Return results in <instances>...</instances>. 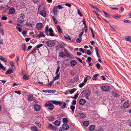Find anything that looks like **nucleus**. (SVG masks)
Segmentation results:
<instances>
[{
    "label": "nucleus",
    "instance_id": "nucleus-24",
    "mask_svg": "<svg viewBox=\"0 0 131 131\" xmlns=\"http://www.w3.org/2000/svg\"><path fill=\"white\" fill-rule=\"evenodd\" d=\"M83 125L85 126H86L89 124V122L88 121H84L83 122Z\"/></svg>",
    "mask_w": 131,
    "mask_h": 131
},
{
    "label": "nucleus",
    "instance_id": "nucleus-14",
    "mask_svg": "<svg viewBox=\"0 0 131 131\" xmlns=\"http://www.w3.org/2000/svg\"><path fill=\"white\" fill-rule=\"evenodd\" d=\"M40 14L42 16L45 17L46 16V13L45 10H41L40 12Z\"/></svg>",
    "mask_w": 131,
    "mask_h": 131
},
{
    "label": "nucleus",
    "instance_id": "nucleus-53",
    "mask_svg": "<svg viewBox=\"0 0 131 131\" xmlns=\"http://www.w3.org/2000/svg\"><path fill=\"white\" fill-rule=\"evenodd\" d=\"M74 80L76 81H78L79 80V78L78 76H75L74 78Z\"/></svg>",
    "mask_w": 131,
    "mask_h": 131
},
{
    "label": "nucleus",
    "instance_id": "nucleus-52",
    "mask_svg": "<svg viewBox=\"0 0 131 131\" xmlns=\"http://www.w3.org/2000/svg\"><path fill=\"white\" fill-rule=\"evenodd\" d=\"M0 32L1 33L2 36H4V31L3 29H1L0 30Z\"/></svg>",
    "mask_w": 131,
    "mask_h": 131
},
{
    "label": "nucleus",
    "instance_id": "nucleus-25",
    "mask_svg": "<svg viewBox=\"0 0 131 131\" xmlns=\"http://www.w3.org/2000/svg\"><path fill=\"white\" fill-rule=\"evenodd\" d=\"M46 44L49 47H51L52 46V44L51 42L48 41L46 42Z\"/></svg>",
    "mask_w": 131,
    "mask_h": 131
},
{
    "label": "nucleus",
    "instance_id": "nucleus-40",
    "mask_svg": "<svg viewBox=\"0 0 131 131\" xmlns=\"http://www.w3.org/2000/svg\"><path fill=\"white\" fill-rule=\"evenodd\" d=\"M62 122L64 123H67L68 122V120L66 118H64L62 119Z\"/></svg>",
    "mask_w": 131,
    "mask_h": 131
},
{
    "label": "nucleus",
    "instance_id": "nucleus-4",
    "mask_svg": "<svg viewBox=\"0 0 131 131\" xmlns=\"http://www.w3.org/2000/svg\"><path fill=\"white\" fill-rule=\"evenodd\" d=\"M85 95L86 97L88 98L89 96L91 94V92L89 89H87L85 91Z\"/></svg>",
    "mask_w": 131,
    "mask_h": 131
},
{
    "label": "nucleus",
    "instance_id": "nucleus-12",
    "mask_svg": "<svg viewBox=\"0 0 131 131\" xmlns=\"http://www.w3.org/2000/svg\"><path fill=\"white\" fill-rule=\"evenodd\" d=\"M57 7L54 6V7L53 9V13L55 15H57Z\"/></svg>",
    "mask_w": 131,
    "mask_h": 131
},
{
    "label": "nucleus",
    "instance_id": "nucleus-45",
    "mask_svg": "<svg viewBox=\"0 0 131 131\" xmlns=\"http://www.w3.org/2000/svg\"><path fill=\"white\" fill-rule=\"evenodd\" d=\"M81 38L80 37L77 38L76 40L77 42L79 43H80L81 41Z\"/></svg>",
    "mask_w": 131,
    "mask_h": 131
},
{
    "label": "nucleus",
    "instance_id": "nucleus-61",
    "mask_svg": "<svg viewBox=\"0 0 131 131\" xmlns=\"http://www.w3.org/2000/svg\"><path fill=\"white\" fill-rule=\"evenodd\" d=\"M25 15L24 14H20V17L22 19H24L25 17Z\"/></svg>",
    "mask_w": 131,
    "mask_h": 131
},
{
    "label": "nucleus",
    "instance_id": "nucleus-2",
    "mask_svg": "<svg viewBox=\"0 0 131 131\" xmlns=\"http://www.w3.org/2000/svg\"><path fill=\"white\" fill-rule=\"evenodd\" d=\"M47 128L50 130L57 131L58 130V128L55 127L51 124H48Z\"/></svg>",
    "mask_w": 131,
    "mask_h": 131
},
{
    "label": "nucleus",
    "instance_id": "nucleus-19",
    "mask_svg": "<svg viewBox=\"0 0 131 131\" xmlns=\"http://www.w3.org/2000/svg\"><path fill=\"white\" fill-rule=\"evenodd\" d=\"M13 73V71L11 69L8 70L6 72H5V74L7 75V74H10Z\"/></svg>",
    "mask_w": 131,
    "mask_h": 131
},
{
    "label": "nucleus",
    "instance_id": "nucleus-42",
    "mask_svg": "<svg viewBox=\"0 0 131 131\" xmlns=\"http://www.w3.org/2000/svg\"><path fill=\"white\" fill-rule=\"evenodd\" d=\"M85 83L84 82L81 83L79 84V86L80 88H81L85 85Z\"/></svg>",
    "mask_w": 131,
    "mask_h": 131
},
{
    "label": "nucleus",
    "instance_id": "nucleus-17",
    "mask_svg": "<svg viewBox=\"0 0 131 131\" xmlns=\"http://www.w3.org/2000/svg\"><path fill=\"white\" fill-rule=\"evenodd\" d=\"M54 124L56 126H59L60 124V121L58 120L55 121L54 123Z\"/></svg>",
    "mask_w": 131,
    "mask_h": 131
},
{
    "label": "nucleus",
    "instance_id": "nucleus-27",
    "mask_svg": "<svg viewBox=\"0 0 131 131\" xmlns=\"http://www.w3.org/2000/svg\"><path fill=\"white\" fill-rule=\"evenodd\" d=\"M10 64L11 67L12 68H14L15 69V67L13 61H10Z\"/></svg>",
    "mask_w": 131,
    "mask_h": 131
},
{
    "label": "nucleus",
    "instance_id": "nucleus-18",
    "mask_svg": "<svg viewBox=\"0 0 131 131\" xmlns=\"http://www.w3.org/2000/svg\"><path fill=\"white\" fill-rule=\"evenodd\" d=\"M30 129L31 131H38L37 127L35 126L31 127Z\"/></svg>",
    "mask_w": 131,
    "mask_h": 131
},
{
    "label": "nucleus",
    "instance_id": "nucleus-13",
    "mask_svg": "<svg viewBox=\"0 0 131 131\" xmlns=\"http://www.w3.org/2000/svg\"><path fill=\"white\" fill-rule=\"evenodd\" d=\"M15 12V9L14 8H10L9 10V14H14Z\"/></svg>",
    "mask_w": 131,
    "mask_h": 131
},
{
    "label": "nucleus",
    "instance_id": "nucleus-22",
    "mask_svg": "<svg viewBox=\"0 0 131 131\" xmlns=\"http://www.w3.org/2000/svg\"><path fill=\"white\" fill-rule=\"evenodd\" d=\"M95 51L96 54V55L99 58H100V56L99 55L98 51L99 49L97 47H95Z\"/></svg>",
    "mask_w": 131,
    "mask_h": 131
},
{
    "label": "nucleus",
    "instance_id": "nucleus-44",
    "mask_svg": "<svg viewBox=\"0 0 131 131\" xmlns=\"http://www.w3.org/2000/svg\"><path fill=\"white\" fill-rule=\"evenodd\" d=\"M82 22L84 26V28H86V25L85 21L84 19H83L82 20Z\"/></svg>",
    "mask_w": 131,
    "mask_h": 131
},
{
    "label": "nucleus",
    "instance_id": "nucleus-37",
    "mask_svg": "<svg viewBox=\"0 0 131 131\" xmlns=\"http://www.w3.org/2000/svg\"><path fill=\"white\" fill-rule=\"evenodd\" d=\"M76 89L75 88L72 89L70 90H69V92L70 94L73 93L76 90Z\"/></svg>",
    "mask_w": 131,
    "mask_h": 131
},
{
    "label": "nucleus",
    "instance_id": "nucleus-48",
    "mask_svg": "<svg viewBox=\"0 0 131 131\" xmlns=\"http://www.w3.org/2000/svg\"><path fill=\"white\" fill-rule=\"evenodd\" d=\"M78 14L81 17H82L83 16L82 14L80 12V11L79 10H78Z\"/></svg>",
    "mask_w": 131,
    "mask_h": 131
},
{
    "label": "nucleus",
    "instance_id": "nucleus-50",
    "mask_svg": "<svg viewBox=\"0 0 131 131\" xmlns=\"http://www.w3.org/2000/svg\"><path fill=\"white\" fill-rule=\"evenodd\" d=\"M43 44H40L37 45L36 46V48L38 49L39 48H40L41 47H42L43 46Z\"/></svg>",
    "mask_w": 131,
    "mask_h": 131
},
{
    "label": "nucleus",
    "instance_id": "nucleus-63",
    "mask_svg": "<svg viewBox=\"0 0 131 131\" xmlns=\"http://www.w3.org/2000/svg\"><path fill=\"white\" fill-rule=\"evenodd\" d=\"M21 91H16L14 92L15 93L18 94H21Z\"/></svg>",
    "mask_w": 131,
    "mask_h": 131
},
{
    "label": "nucleus",
    "instance_id": "nucleus-20",
    "mask_svg": "<svg viewBox=\"0 0 131 131\" xmlns=\"http://www.w3.org/2000/svg\"><path fill=\"white\" fill-rule=\"evenodd\" d=\"M95 129V127L93 125H90L89 127V129L90 131H93Z\"/></svg>",
    "mask_w": 131,
    "mask_h": 131
},
{
    "label": "nucleus",
    "instance_id": "nucleus-5",
    "mask_svg": "<svg viewBox=\"0 0 131 131\" xmlns=\"http://www.w3.org/2000/svg\"><path fill=\"white\" fill-rule=\"evenodd\" d=\"M62 128L64 130H67L69 128V125L67 124L64 123L62 125Z\"/></svg>",
    "mask_w": 131,
    "mask_h": 131
},
{
    "label": "nucleus",
    "instance_id": "nucleus-9",
    "mask_svg": "<svg viewBox=\"0 0 131 131\" xmlns=\"http://www.w3.org/2000/svg\"><path fill=\"white\" fill-rule=\"evenodd\" d=\"M86 100L83 99H81L79 101V103L81 105H84L86 103Z\"/></svg>",
    "mask_w": 131,
    "mask_h": 131
},
{
    "label": "nucleus",
    "instance_id": "nucleus-8",
    "mask_svg": "<svg viewBox=\"0 0 131 131\" xmlns=\"http://www.w3.org/2000/svg\"><path fill=\"white\" fill-rule=\"evenodd\" d=\"M102 89L103 91L106 92L109 89V86L108 85H105L102 87Z\"/></svg>",
    "mask_w": 131,
    "mask_h": 131
},
{
    "label": "nucleus",
    "instance_id": "nucleus-16",
    "mask_svg": "<svg viewBox=\"0 0 131 131\" xmlns=\"http://www.w3.org/2000/svg\"><path fill=\"white\" fill-rule=\"evenodd\" d=\"M45 35L42 32H40L37 36L36 37L39 38L41 37H44Z\"/></svg>",
    "mask_w": 131,
    "mask_h": 131
},
{
    "label": "nucleus",
    "instance_id": "nucleus-55",
    "mask_svg": "<svg viewBox=\"0 0 131 131\" xmlns=\"http://www.w3.org/2000/svg\"><path fill=\"white\" fill-rule=\"evenodd\" d=\"M64 53L66 55H67L69 53V52L68 51V50L66 49H64Z\"/></svg>",
    "mask_w": 131,
    "mask_h": 131
},
{
    "label": "nucleus",
    "instance_id": "nucleus-1",
    "mask_svg": "<svg viewBox=\"0 0 131 131\" xmlns=\"http://www.w3.org/2000/svg\"><path fill=\"white\" fill-rule=\"evenodd\" d=\"M49 26L48 25H47L45 28V32L47 36H48V32H49V35L51 36H55L54 34L53 33V31L51 28H50L48 29Z\"/></svg>",
    "mask_w": 131,
    "mask_h": 131
},
{
    "label": "nucleus",
    "instance_id": "nucleus-43",
    "mask_svg": "<svg viewBox=\"0 0 131 131\" xmlns=\"http://www.w3.org/2000/svg\"><path fill=\"white\" fill-rule=\"evenodd\" d=\"M57 75L54 78V79L55 80L58 79H59L60 77V75L59 74H56Z\"/></svg>",
    "mask_w": 131,
    "mask_h": 131
},
{
    "label": "nucleus",
    "instance_id": "nucleus-34",
    "mask_svg": "<svg viewBox=\"0 0 131 131\" xmlns=\"http://www.w3.org/2000/svg\"><path fill=\"white\" fill-rule=\"evenodd\" d=\"M75 108V106L74 105H71L70 106V109L72 110L73 113Z\"/></svg>",
    "mask_w": 131,
    "mask_h": 131
},
{
    "label": "nucleus",
    "instance_id": "nucleus-6",
    "mask_svg": "<svg viewBox=\"0 0 131 131\" xmlns=\"http://www.w3.org/2000/svg\"><path fill=\"white\" fill-rule=\"evenodd\" d=\"M42 24L41 23H38L37 24L36 28L38 30H41L42 27Z\"/></svg>",
    "mask_w": 131,
    "mask_h": 131
},
{
    "label": "nucleus",
    "instance_id": "nucleus-60",
    "mask_svg": "<svg viewBox=\"0 0 131 131\" xmlns=\"http://www.w3.org/2000/svg\"><path fill=\"white\" fill-rule=\"evenodd\" d=\"M75 58L77 59H78L79 61H80L81 63H82L83 61L81 60V59L80 58L77 57H75Z\"/></svg>",
    "mask_w": 131,
    "mask_h": 131
},
{
    "label": "nucleus",
    "instance_id": "nucleus-3",
    "mask_svg": "<svg viewBox=\"0 0 131 131\" xmlns=\"http://www.w3.org/2000/svg\"><path fill=\"white\" fill-rule=\"evenodd\" d=\"M51 102H52L53 104L56 105H58L60 106H61L62 105V102L60 101H57L55 100H52Z\"/></svg>",
    "mask_w": 131,
    "mask_h": 131
},
{
    "label": "nucleus",
    "instance_id": "nucleus-58",
    "mask_svg": "<svg viewBox=\"0 0 131 131\" xmlns=\"http://www.w3.org/2000/svg\"><path fill=\"white\" fill-rule=\"evenodd\" d=\"M92 58L91 57H88L87 60H86V61L88 62L89 61V62H90Z\"/></svg>",
    "mask_w": 131,
    "mask_h": 131
},
{
    "label": "nucleus",
    "instance_id": "nucleus-31",
    "mask_svg": "<svg viewBox=\"0 0 131 131\" xmlns=\"http://www.w3.org/2000/svg\"><path fill=\"white\" fill-rule=\"evenodd\" d=\"M57 28L59 32L61 34L62 33V31L59 25H58L57 26Z\"/></svg>",
    "mask_w": 131,
    "mask_h": 131
},
{
    "label": "nucleus",
    "instance_id": "nucleus-54",
    "mask_svg": "<svg viewBox=\"0 0 131 131\" xmlns=\"http://www.w3.org/2000/svg\"><path fill=\"white\" fill-rule=\"evenodd\" d=\"M113 96L115 97H117L119 96L118 95L115 93H113Z\"/></svg>",
    "mask_w": 131,
    "mask_h": 131
},
{
    "label": "nucleus",
    "instance_id": "nucleus-59",
    "mask_svg": "<svg viewBox=\"0 0 131 131\" xmlns=\"http://www.w3.org/2000/svg\"><path fill=\"white\" fill-rule=\"evenodd\" d=\"M16 28L17 29V30H18V31L19 32H21L22 30L21 28L20 27H17Z\"/></svg>",
    "mask_w": 131,
    "mask_h": 131
},
{
    "label": "nucleus",
    "instance_id": "nucleus-26",
    "mask_svg": "<svg viewBox=\"0 0 131 131\" xmlns=\"http://www.w3.org/2000/svg\"><path fill=\"white\" fill-rule=\"evenodd\" d=\"M23 78L25 80H28L29 79V76L27 74H25L23 76Z\"/></svg>",
    "mask_w": 131,
    "mask_h": 131
},
{
    "label": "nucleus",
    "instance_id": "nucleus-10",
    "mask_svg": "<svg viewBox=\"0 0 131 131\" xmlns=\"http://www.w3.org/2000/svg\"><path fill=\"white\" fill-rule=\"evenodd\" d=\"M34 108L35 111H38L40 109V106L38 104H36L34 106Z\"/></svg>",
    "mask_w": 131,
    "mask_h": 131
},
{
    "label": "nucleus",
    "instance_id": "nucleus-15",
    "mask_svg": "<svg viewBox=\"0 0 131 131\" xmlns=\"http://www.w3.org/2000/svg\"><path fill=\"white\" fill-rule=\"evenodd\" d=\"M62 103V105L59 108V109L60 110L61 109L63 110L66 107V105L65 102H63Z\"/></svg>",
    "mask_w": 131,
    "mask_h": 131
},
{
    "label": "nucleus",
    "instance_id": "nucleus-56",
    "mask_svg": "<svg viewBox=\"0 0 131 131\" xmlns=\"http://www.w3.org/2000/svg\"><path fill=\"white\" fill-rule=\"evenodd\" d=\"M43 81H43L44 85H46L48 83V81L47 80H44Z\"/></svg>",
    "mask_w": 131,
    "mask_h": 131
},
{
    "label": "nucleus",
    "instance_id": "nucleus-39",
    "mask_svg": "<svg viewBox=\"0 0 131 131\" xmlns=\"http://www.w3.org/2000/svg\"><path fill=\"white\" fill-rule=\"evenodd\" d=\"M64 37L65 39H67L69 40H71V38L70 37V36L69 35H66L64 36Z\"/></svg>",
    "mask_w": 131,
    "mask_h": 131
},
{
    "label": "nucleus",
    "instance_id": "nucleus-49",
    "mask_svg": "<svg viewBox=\"0 0 131 131\" xmlns=\"http://www.w3.org/2000/svg\"><path fill=\"white\" fill-rule=\"evenodd\" d=\"M60 68V67L59 66L57 68L56 72L55 73L56 74H58V72L59 71V69Z\"/></svg>",
    "mask_w": 131,
    "mask_h": 131
},
{
    "label": "nucleus",
    "instance_id": "nucleus-28",
    "mask_svg": "<svg viewBox=\"0 0 131 131\" xmlns=\"http://www.w3.org/2000/svg\"><path fill=\"white\" fill-rule=\"evenodd\" d=\"M126 40L128 41H131V36H127L125 37Z\"/></svg>",
    "mask_w": 131,
    "mask_h": 131
},
{
    "label": "nucleus",
    "instance_id": "nucleus-32",
    "mask_svg": "<svg viewBox=\"0 0 131 131\" xmlns=\"http://www.w3.org/2000/svg\"><path fill=\"white\" fill-rule=\"evenodd\" d=\"M66 57H68L71 58H73L74 56L71 54H68L67 55H66Z\"/></svg>",
    "mask_w": 131,
    "mask_h": 131
},
{
    "label": "nucleus",
    "instance_id": "nucleus-47",
    "mask_svg": "<svg viewBox=\"0 0 131 131\" xmlns=\"http://www.w3.org/2000/svg\"><path fill=\"white\" fill-rule=\"evenodd\" d=\"M79 95V94L78 93H77L75 94V95H74V96L73 97V99H76L78 97V96Z\"/></svg>",
    "mask_w": 131,
    "mask_h": 131
},
{
    "label": "nucleus",
    "instance_id": "nucleus-23",
    "mask_svg": "<svg viewBox=\"0 0 131 131\" xmlns=\"http://www.w3.org/2000/svg\"><path fill=\"white\" fill-rule=\"evenodd\" d=\"M79 114L81 118H85L86 116V114L83 113H79Z\"/></svg>",
    "mask_w": 131,
    "mask_h": 131
},
{
    "label": "nucleus",
    "instance_id": "nucleus-35",
    "mask_svg": "<svg viewBox=\"0 0 131 131\" xmlns=\"http://www.w3.org/2000/svg\"><path fill=\"white\" fill-rule=\"evenodd\" d=\"M1 69L5 71L6 70L5 68L3 65L1 63L0 64V70Z\"/></svg>",
    "mask_w": 131,
    "mask_h": 131
},
{
    "label": "nucleus",
    "instance_id": "nucleus-29",
    "mask_svg": "<svg viewBox=\"0 0 131 131\" xmlns=\"http://www.w3.org/2000/svg\"><path fill=\"white\" fill-rule=\"evenodd\" d=\"M65 56V54L62 51L60 52L59 53V56L60 57H63Z\"/></svg>",
    "mask_w": 131,
    "mask_h": 131
},
{
    "label": "nucleus",
    "instance_id": "nucleus-38",
    "mask_svg": "<svg viewBox=\"0 0 131 131\" xmlns=\"http://www.w3.org/2000/svg\"><path fill=\"white\" fill-rule=\"evenodd\" d=\"M98 75V74H96L93 75L92 77L93 79L95 80H96L97 77Z\"/></svg>",
    "mask_w": 131,
    "mask_h": 131
},
{
    "label": "nucleus",
    "instance_id": "nucleus-30",
    "mask_svg": "<svg viewBox=\"0 0 131 131\" xmlns=\"http://www.w3.org/2000/svg\"><path fill=\"white\" fill-rule=\"evenodd\" d=\"M53 106V105L51 103H46L45 104V106L46 107L49 106L50 107H52V106Z\"/></svg>",
    "mask_w": 131,
    "mask_h": 131
},
{
    "label": "nucleus",
    "instance_id": "nucleus-11",
    "mask_svg": "<svg viewBox=\"0 0 131 131\" xmlns=\"http://www.w3.org/2000/svg\"><path fill=\"white\" fill-rule=\"evenodd\" d=\"M70 63L71 66H75L77 63V61L74 60H72Z\"/></svg>",
    "mask_w": 131,
    "mask_h": 131
},
{
    "label": "nucleus",
    "instance_id": "nucleus-46",
    "mask_svg": "<svg viewBox=\"0 0 131 131\" xmlns=\"http://www.w3.org/2000/svg\"><path fill=\"white\" fill-rule=\"evenodd\" d=\"M76 101L75 100H73L72 101L71 104L73 105H75L76 104Z\"/></svg>",
    "mask_w": 131,
    "mask_h": 131
},
{
    "label": "nucleus",
    "instance_id": "nucleus-36",
    "mask_svg": "<svg viewBox=\"0 0 131 131\" xmlns=\"http://www.w3.org/2000/svg\"><path fill=\"white\" fill-rule=\"evenodd\" d=\"M112 16L113 18L117 19H118L121 17V16L119 15H112Z\"/></svg>",
    "mask_w": 131,
    "mask_h": 131
},
{
    "label": "nucleus",
    "instance_id": "nucleus-7",
    "mask_svg": "<svg viewBox=\"0 0 131 131\" xmlns=\"http://www.w3.org/2000/svg\"><path fill=\"white\" fill-rule=\"evenodd\" d=\"M130 104L128 101L125 102L123 104V106L125 108H128L130 106Z\"/></svg>",
    "mask_w": 131,
    "mask_h": 131
},
{
    "label": "nucleus",
    "instance_id": "nucleus-21",
    "mask_svg": "<svg viewBox=\"0 0 131 131\" xmlns=\"http://www.w3.org/2000/svg\"><path fill=\"white\" fill-rule=\"evenodd\" d=\"M28 97L27 98V100L28 101H32L33 100H35V99H33V96H30L29 95H28Z\"/></svg>",
    "mask_w": 131,
    "mask_h": 131
},
{
    "label": "nucleus",
    "instance_id": "nucleus-57",
    "mask_svg": "<svg viewBox=\"0 0 131 131\" xmlns=\"http://www.w3.org/2000/svg\"><path fill=\"white\" fill-rule=\"evenodd\" d=\"M27 26H29L30 27H32V24L31 23H28L27 24H26Z\"/></svg>",
    "mask_w": 131,
    "mask_h": 131
},
{
    "label": "nucleus",
    "instance_id": "nucleus-64",
    "mask_svg": "<svg viewBox=\"0 0 131 131\" xmlns=\"http://www.w3.org/2000/svg\"><path fill=\"white\" fill-rule=\"evenodd\" d=\"M70 73L72 76H74L75 75V72L74 71H71L70 72Z\"/></svg>",
    "mask_w": 131,
    "mask_h": 131
},
{
    "label": "nucleus",
    "instance_id": "nucleus-62",
    "mask_svg": "<svg viewBox=\"0 0 131 131\" xmlns=\"http://www.w3.org/2000/svg\"><path fill=\"white\" fill-rule=\"evenodd\" d=\"M92 53L90 50H88L86 52V54L89 55L91 54Z\"/></svg>",
    "mask_w": 131,
    "mask_h": 131
},
{
    "label": "nucleus",
    "instance_id": "nucleus-51",
    "mask_svg": "<svg viewBox=\"0 0 131 131\" xmlns=\"http://www.w3.org/2000/svg\"><path fill=\"white\" fill-rule=\"evenodd\" d=\"M96 66L98 69H100V64L98 63L96 64Z\"/></svg>",
    "mask_w": 131,
    "mask_h": 131
},
{
    "label": "nucleus",
    "instance_id": "nucleus-41",
    "mask_svg": "<svg viewBox=\"0 0 131 131\" xmlns=\"http://www.w3.org/2000/svg\"><path fill=\"white\" fill-rule=\"evenodd\" d=\"M37 50L36 48H35L31 52V54H35L36 53V51Z\"/></svg>",
    "mask_w": 131,
    "mask_h": 131
},
{
    "label": "nucleus",
    "instance_id": "nucleus-33",
    "mask_svg": "<svg viewBox=\"0 0 131 131\" xmlns=\"http://www.w3.org/2000/svg\"><path fill=\"white\" fill-rule=\"evenodd\" d=\"M26 45L24 43L21 46L22 50H24V51H26Z\"/></svg>",
    "mask_w": 131,
    "mask_h": 131
}]
</instances>
